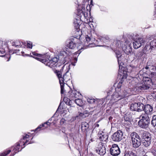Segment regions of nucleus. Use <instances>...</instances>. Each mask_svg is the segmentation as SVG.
Instances as JSON below:
<instances>
[{
	"mask_svg": "<svg viewBox=\"0 0 156 156\" xmlns=\"http://www.w3.org/2000/svg\"><path fill=\"white\" fill-rule=\"evenodd\" d=\"M77 15L79 17L78 18L75 19L74 21L75 27L77 29L81 23V20L85 19L88 15L87 13L85 12V9L82 8L81 9H78Z\"/></svg>",
	"mask_w": 156,
	"mask_h": 156,
	"instance_id": "f257e3e1",
	"label": "nucleus"
},
{
	"mask_svg": "<svg viewBox=\"0 0 156 156\" xmlns=\"http://www.w3.org/2000/svg\"><path fill=\"white\" fill-rule=\"evenodd\" d=\"M69 68L67 70L66 73L62 76V73L61 71H55V73L59 80L60 83H64V82H66L69 80L71 78V73L69 72Z\"/></svg>",
	"mask_w": 156,
	"mask_h": 156,
	"instance_id": "f03ea898",
	"label": "nucleus"
},
{
	"mask_svg": "<svg viewBox=\"0 0 156 156\" xmlns=\"http://www.w3.org/2000/svg\"><path fill=\"white\" fill-rule=\"evenodd\" d=\"M140 118L141 119L138 122L139 126L144 129L148 128L150 122V120L148 115L142 113L140 116Z\"/></svg>",
	"mask_w": 156,
	"mask_h": 156,
	"instance_id": "7ed1b4c3",
	"label": "nucleus"
},
{
	"mask_svg": "<svg viewBox=\"0 0 156 156\" xmlns=\"http://www.w3.org/2000/svg\"><path fill=\"white\" fill-rule=\"evenodd\" d=\"M35 58L50 68L56 66L58 61V59L57 57L53 58L51 59H43L38 57H36Z\"/></svg>",
	"mask_w": 156,
	"mask_h": 156,
	"instance_id": "20e7f679",
	"label": "nucleus"
},
{
	"mask_svg": "<svg viewBox=\"0 0 156 156\" xmlns=\"http://www.w3.org/2000/svg\"><path fill=\"white\" fill-rule=\"evenodd\" d=\"M140 133L141 138L143 140V145L146 147H148L151 142V138L150 133L144 130L141 131Z\"/></svg>",
	"mask_w": 156,
	"mask_h": 156,
	"instance_id": "39448f33",
	"label": "nucleus"
},
{
	"mask_svg": "<svg viewBox=\"0 0 156 156\" xmlns=\"http://www.w3.org/2000/svg\"><path fill=\"white\" fill-rule=\"evenodd\" d=\"M133 146L135 148L139 147L141 144V140L140 136L136 132H133L130 134Z\"/></svg>",
	"mask_w": 156,
	"mask_h": 156,
	"instance_id": "423d86ee",
	"label": "nucleus"
},
{
	"mask_svg": "<svg viewBox=\"0 0 156 156\" xmlns=\"http://www.w3.org/2000/svg\"><path fill=\"white\" fill-rule=\"evenodd\" d=\"M155 48H156V39L148 41L143 49V52L145 54L151 52Z\"/></svg>",
	"mask_w": 156,
	"mask_h": 156,
	"instance_id": "0eeeda50",
	"label": "nucleus"
},
{
	"mask_svg": "<svg viewBox=\"0 0 156 156\" xmlns=\"http://www.w3.org/2000/svg\"><path fill=\"white\" fill-rule=\"evenodd\" d=\"M128 93L124 90H116L112 96V98L114 100H119L124 98L126 96H128Z\"/></svg>",
	"mask_w": 156,
	"mask_h": 156,
	"instance_id": "6e6552de",
	"label": "nucleus"
},
{
	"mask_svg": "<svg viewBox=\"0 0 156 156\" xmlns=\"http://www.w3.org/2000/svg\"><path fill=\"white\" fill-rule=\"evenodd\" d=\"M122 48L126 54H131L132 52V48L129 42L126 41L124 43L123 45L122 46Z\"/></svg>",
	"mask_w": 156,
	"mask_h": 156,
	"instance_id": "1a4fd4ad",
	"label": "nucleus"
},
{
	"mask_svg": "<svg viewBox=\"0 0 156 156\" xmlns=\"http://www.w3.org/2000/svg\"><path fill=\"white\" fill-rule=\"evenodd\" d=\"M122 131L118 130L113 133L112 136V138L114 141L119 142L122 140Z\"/></svg>",
	"mask_w": 156,
	"mask_h": 156,
	"instance_id": "9d476101",
	"label": "nucleus"
},
{
	"mask_svg": "<svg viewBox=\"0 0 156 156\" xmlns=\"http://www.w3.org/2000/svg\"><path fill=\"white\" fill-rule=\"evenodd\" d=\"M98 137L99 140L101 141L100 143H101L103 144H105L107 142L108 136L102 131H100L99 132Z\"/></svg>",
	"mask_w": 156,
	"mask_h": 156,
	"instance_id": "9b49d317",
	"label": "nucleus"
},
{
	"mask_svg": "<svg viewBox=\"0 0 156 156\" xmlns=\"http://www.w3.org/2000/svg\"><path fill=\"white\" fill-rule=\"evenodd\" d=\"M110 154L114 156L118 155L120 153V151L118 145L116 144H113L112 147L110 149Z\"/></svg>",
	"mask_w": 156,
	"mask_h": 156,
	"instance_id": "f8f14e48",
	"label": "nucleus"
},
{
	"mask_svg": "<svg viewBox=\"0 0 156 156\" xmlns=\"http://www.w3.org/2000/svg\"><path fill=\"white\" fill-rule=\"evenodd\" d=\"M145 40L141 37H139L135 39L133 43V45L134 49H136L143 45L145 42Z\"/></svg>",
	"mask_w": 156,
	"mask_h": 156,
	"instance_id": "ddd939ff",
	"label": "nucleus"
},
{
	"mask_svg": "<svg viewBox=\"0 0 156 156\" xmlns=\"http://www.w3.org/2000/svg\"><path fill=\"white\" fill-rule=\"evenodd\" d=\"M96 152L101 155H103L106 152V148L105 144L99 143L96 149Z\"/></svg>",
	"mask_w": 156,
	"mask_h": 156,
	"instance_id": "4468645a",
	"label": "nucleus"
},
{
	"mask_svg": "<svg viewBox=\"0 0 156 156\" xmlns=\"http://www.w3.org/2000/svg\"><path fill=\"white\" fill-rule=\"evenodd\" d=\"M114 49H116V50H115V55H116V56L118 59V62L119 63V66H120L121 65V63L122 62V56L121 54V53L119 50H117V48H115V47H113Z\"/></svg>",
	"mask_w": 156,
	"mask_h": 156,
	"instance_id": "2eb2a0df",
	"label": "nucleus"
},
{
	"mask_svg": "<svg viewBox=\"0 0 156 156\" xmlns=\"http://www.w3.org/2000/svg\"><path fill=\"white\" fill-rule=\"evenodd\" d=\"M144 113L143 114H150L152 112L153 108V107L151 105L149 104H147L144 105Z\"/></svg>",
	"mask_w": 156,
	"mask_h": 156,
	"instance_id": "dca6fc26",
	"label": "nucleus"
},
{
	"mask_svg": "<svg viewBox=\"0 0 156 156\" xmlns=\"http://www.w3.org/2000/svg\"><path fill=\"white\" fill-rule=\"evenodd\" d=\"M150 85L149 84L142 85L139 87H136L134 88V90H136L138 92H140V90H147L150 88Z\"/></svg>",
	"mask_w": 156,
	"mask_h": 156,
	"instance_id": "f3484780",
	"label": "nucleus"
},
{
	"mask_svg": "<svg viewBox=\"0 0 156 156\" xmlns=\"http://www.w3.org/2000/svg\"><path fill=\"white\" fill-rule=\"evenodd\" d=\"M22 140H21L19 142L17 143L16 145L12 147V148L13 149L12 151H14V153H15V154L21 150L22 149L20 150H19V149L20 147V144L21 143Z\"/></svg>",
	"mask_w": 156,
	"mask_h": 156,
	"instance_id": "a211bd4d",
	"label": "nucleus"
},
{
	"mask_svg": "<svg viewBox=\"0 0 156 156\" xmlns=\"http://www.w3.org/2000/svg\"><path fill=\"white\" fill-rule=\"evenodd\" d=\"M89 125L87 123L85 122H82L81 125V128L82 131L83 132H86L88 130Z\"/></svg>",
	"mask_w": 156,
	"mask_h": 156,
	"instance_id": "6ab92c4d",
	"label": "nucleus"
},
{
	"mask_svg": "<svg viewBox=\"0 0 156 156\" xmlns=\"http://www.w3.org/2000/svg\"><path fill=\"white\" fill-rule=\"evenodd\" d=\"M133 53L135 56V58L138 59L141 58L143 55L144 53L141 51H135L133 52Z\"/></svg>",
	"mask_w": 156,
	"mask_h": 156,
	"instance_id": "aec40b11",
	"label": "nucleus"
},
{
	"mask_svg": "<svg viewBox=\"0 0 156 156\" xmlns=\"http://www.w3.org/2000/svg\"><path fill=\"white\" fill-rule=\"evenodd\" d=\"M67 47L71 49H73L76 47V44L73 41V40H70L67 44Z\"/></svg>",
	"mask_w": 156,
	"mask_h": 156,
	"instance_id": "412c9836",
	"label": "nucleus"
},
{
	"mask_svg": "<svg viewBox=\"0 0 156 156\" xmlns=\"http://www.w3.org/2000/svg\"><path fill=\"white\" fill-rule=\"evenodd\" d=\"M85 38L86 39V41H84L85 43H88L89 42L93 39L92 35L90 33L86 35Z\"/></svg>",
	"mask_w": 156,
	"mask_h": 156,
	"instance_id": "4be33fe9",
	"label": "nucleus"
},
{
	"mask_svg": "<svg viewBox=\"0 0 156 156\" xmlns=\"http://www.w3.org/2000/svg\"><path fill=\"white\" fill-rule=\"evenodd\" d=\"M137 112H141L143 111L144 110V105L142 103H137Z\"/></svg>",
	"mask_w": 156,
	"mask_h": 156,
	"instance_id": "5701e85b",
	"label": "nucleus"
},
{
	"mask_svg": "<svg viewBox=\"0 0 156 156\" xmlns=\"http://www.w3.org/2000/svg\"><path fill=\"white\" fill-rule=\"evenodd\" d=\"M137 103H134L131 104L130 108L132 111H136L137 110Z\"/></svg>",
	"mask_w": 156,
	"mask_h": 156,
	"instance_id": "b1692460",
	"label": "nucleus"
},
{
	"mask_svg": "<svg viewBox=\"0 0 156 156\" xmlns=\"http://www.w3.org/2000/svg\"><path fill=\"white\" fill-rule=\"evenodd\" d=\"M12 45L16 48H19L21 47V42L20 41H13L12 43Z\"/></svg>",
	"mask_w": 156,
	"mask_h": 156,
	"instance_id": "393cba45",
	"label": "nucleus"
},
{
	"mask_svg": "<svg viewBox=\"0 0 156 156\" xmlns=\"http://www.w3.org/2000/svg\"><path fill=\"white\" fill-rule=\"evenodd\" d=\"M143 80L145 82V84L150 85L151 83V79L150 78L148 77H144L143 78Z\"/></svg>",
	"mask_w": 156,
	"mask_h": 156,
	"instance_id": "a878e982",
	"label": "nucleus"
},
{
	"mask_svg": "<svg viewBox=\"0 0 156 156\" xmlns=\"http://www.w3.org/2000/svg\"><path fill=\"white\" fill-rule=\"evenodd\" d=\"M124 156H136V154L132 151H126Z\"/></svg>",
	"mask_w": 156,
	"mask_h": 156,
	"instance_id": "bb28decb",
	"label": "nucleus"
},
{
	"mask_svg": "<svg viewBox=\"0 0 156 156\" xmlns=\"http://www.w3.org/2000/svg\"><path fill=\"white\" fill-rule=\"evenodd\" d=\"M86 113L84 112L83 113H79L77 117H79L80 119H83L85 118L86 117V116L85 115Z\"/></svg>",
	"mask_w": 156,
	"mask_h": 156,
	"instance_id": "cd10ccee",
	"label": "nucleus"
},
{
	"mask_svg": "<svg viewBox=\"0 0 156 156\" xmlns=\"http://www.w3.org/2000/svg\"><path fill=\"white\" fill-rule=\"evenodd\" d=\"M75 102L78 105L81 106L82 104V101L81 100L78 99L75 100Z\"/></svg>",
	"mask_w": 156,
	"mask_h": 156,
	"instance_id": "c85d7f7f",
	"label": "nucleus"
},
{
	"mask_svg": "<svg viewBox=\"0 0 156 156\" xmlns=\"http://www.w3.org/2000/svg\"><path fill=\"white\" fill-rule=\"evenodd\" d=\"M121 43L120 41H115V47L119 49L121 46Z\"/></svg>",
	"mask_w": 156,
	"mask_h": 156,
	"instance_id": "c756f323",
	"label": "nucleus"
},
{
	"mask_svg": "<svg viewBox=\"0 0 156 156\" xmlns=\"http://www.w3.org/2000/svg\"><path fill=\"white\" fill-rule=\"evenodd\" d=\"M151 123L154 126H156V115H154L153 116Z\"/></svg>",
	"mask_w": 156,
	"mask_h": 156,
	"instance_id": "7c9ffc66",
	"label": "nucleus"
},
{
	"mask_svg": "<svg viewBox=\"0 0 156 156\" xmlns=\"http://www.w3.org/2000/svg\"><path fill=\"white\" fill-rule=\"evenodd\" d=\"M69 52L66 50V51H64L62 52V53H61V55H63L64 56H66V55H69Z\"/></svg>",
	"mask_w": 156,
	"mask_h": 156,
	"instance_id": "2f4dec72",
	"label": "nucleus"
},
{
	"mask_svg": "<svg viewBox=\"0 0 156 156\" xmlns=\"http://www.w3.org/2000/svg\"><path fill=\"white\" fill-rule=\"evenodd\" d=\"M11 151V150H9L6 152L5 151L1 154V156H5L9 154Z\"/></svg>",
	"mask_w": 156,
	"mask_h": 156,
	"instance_id": "473e14b6",
	"label": "nucleus"
},
{
	"mask_svg": "<svg viewBox=\"0 0 156 156\" xmlns=\"http://www.w3.org/2000/svg\"><path fill=\"white\" fill-rule=\"evenodd\" d=\"M87 101L89 103L92 104L94 102V99L93 98H88L87 99Z\"/></svg>",
	"mask_w": 156,
	"mask_h": 156,
	"instance_id": "72a5a7b5",
	"label": "nucleus"
},
{
	"mask_svg": "<svg viewBox=\"0 0 156 156\" xmlns=\"http://www.w3.org/2000/svg\"><path fill=\"white\" fill-rule=\"evenodd\" d=\"M5 51L4 50H0V56L3 57L5 56Z\"/></svg>",
	"mask_w": 156,
	"mask_h": 156,
	"instance_id": "f704fd0d",
	"label": "nucleus"
},
{
	"mask_svg": "<svg viewBox=\"0 0 156 156\" xmlns=\"http://www.w3.org/2000/svg\"><path fill=\"white\" fill-rule=\"evenodd\" d=\"M61 86V94H63L64 93V87L63 83H60Z\"/></svg>",
	"mask_w": 156,
	"mask_h": 156,
	"instance_id": "c9c22d12",
	"label": "nucleus"
},
{
	"mask_svg": "<svg viewBox=\"0 0 156 156\" xmlns=\"http://www.w3.org/2000/svg\"><path fill=\"white\" fill-rule=\"evenodd\" d=\"M27 47L28 48H32V43L30 41H29V42H27Z\"/></svg>",
	"mask_w": 156,
	"mask_h": 156,
	"instance_id": "e433bc0d",
	"label": "nucleus"
},
{
	"mask_svg": "<svg viewBox=\"0 0 156 156\" xmlns=\"http://www.w3.org/2000/svg\"><path fill=\"white\" fill-rule=\"evenodd\" d=\"M32 53L33 55L38 57H41L42 56V55L37 54L34 51L33 52H32Z\"/></svg>",
	"mask_w": 156,
	"mask_h": 156,
	"instance_id": "4c0bfd02",
	"label": "nucleus"
},
{
	"mask_svg": "<svg viewBox=\"0 0 156 156\" xmlns=\"http://www.w3.org/2000/svg\"><path fill=\"white\" fill-rule=\"evenodd\" d=\"M44 126V124H43L42 125H40L39 126H38L35 130L34 131H36L37 130H38V129H40L41 128H42Z\"/></svg>",
	"mask_w": 156,
	"mask_h": 156,
	"instance_id": "58836bf2",
	"label": "nucleus"
},
{
	"mask_svg": "<svg viewBox=\"0 0 156 156\" xmlns=\"http://www.w3.org/2000/svg\"><path fill=\"white\" fill-rule=\"evenodd\" d=\"M112 89H110V90H109L108 91H107V94L108 95H109L110 94H112Z\"/></svg>",
	"mask_w": 156,
	"mask_h": 156,
	"instance_id": "ea45409f",
	"label": "nucleus"
},
{
	"mask_svg": "<svg viewBox=\"0 0 156 156\" xmlns=\"http://www.w3.org/2000/svg\"><path fill=\"white\" fill-rule=\"evenodd\" d=\"M29 136L28 135H26L23 136V140L29 138Z\"/></svg>",
	"mask_w": 156,
	"mask_h": 156,
	"instance_id": "a19ab883",
	"label": "nucleus"
},
{
	"mask_svg": "<svg viewBox=\"0 0 156 156\" xmlns=\"http://www.w3.org/2000/svg\"><path fill=\"white\" fill-rule=\"evenodd\" d=\"M152 153L154 155V156H156V151L155 150H153L151 151Z\"/></svg>",
	"mask_w": 156,
	"mask_h": 156,
	"instance_id": "79ce46f5",
	"label": "nucleus"
},
{
	"mask_svg": "<svg viewBox=\"0 0 156 156\" xmlns=\"http://www.w3.org/2000/svg\"><path fill=\"white\" fill-rule=\"evenodd\" d=\"M28 141V140H26V141L25 143H24V141H23V142L22 143H23V145L24 146H23V147H22V148H24V147H25V145H26V144H27V142Z\"/></svg>",
	"mask_w": 156,
	"mask_h": 156,
	"instance_id": "37998d69",
	"label": "nucleus"
},
{
	"mask_svg": "<svg viewBox=\"0 0 156 156\" xmlns=\"http://www.w3.org/2000/svg\"><path fill=\"white\" fill-rule=\"evenodd\" d=\"M45 124H47L48 125H50L51 123H50L49 122H45L44 123V124H44V125Z\"/></svg>",
	"mask_w": 156,
	"mask_h": 156,
	"instance_id": "c03bdc74",
	"label": "nucleus"
},
{
	"mask_svg": "<svg viewBox=\"0 0 156 156\" xmlns=\"http://www.w3.org/2000/svg\"><path fill=\"white\" fill-rule=\"evenodd\" d=\"M99 126V125L98 124H97L96 126L95 127H98Z\"/></svg>",
	"mask_w": 156,
	"mask_h": 156,
	"instance_id": "a18cd8bd",
	"label": "nucleus"
},
{
	"mask_svg": "<svg viewBox=\"0 0 156 156\" xmlns=\"http://www.w3.org/2000/svg\"><path fill=\"white\" fill-rule=\"evenodd\" d=\"M122 106H123V105H120V106H119V107L120 108Z\"/></svg>",
	"mask_w": 156,
	"mask_h": 156,
	"instance_id": "49530a36",
	"label": "nucleus"
},
{
	"mask_svg": "<svg viewBox=\"0 0 156 156\" xmlns=\"http://www.w3.org/2000/svg\"><path fill=\"white\" fill-rule=\"evenodd\" d=\"M10 57H9V59L7 60V61H9V60H10Z\"/></svg>",
	"mask_w": 156,
	"mask_h": 156,
	"instance_id": "de8ad7c7",
	"label": "nucleus"
},
{
	"mask_svg": "<svg viewBox=\"0 0 156 156\" xmlns=\"http://www.w3.org/2000/svg\"><path fill=\"white\" fill-rule=\"evenodd\" d=\"M105 38H103V41H105Z\"/></svg>",
	"mask_w": 156,
	"mask_h": 156,
	"instance_id": "09e8293b",
	"label": "nucleus"
},
{
	"mask_svg": "<svg viewBox=\"0 0 156 156\" xmlns=\"http://www.w3.org/2000/svg\"><path fill=\"white\" fill-rule=\"evenodd\" d=\"M122 101H123V102H124L125 101L124 100H123Z\"/></svg>",
	"mask_w": 156,
	"mask_h": 156,
	"instance_id": "8fccbe9b",
	"label": "nucleus"
},
{
	"mask_svg": "<svg viewBox=\"0 0 156 156\" xmlns=\"http://www.w3.org/2000/svg\"><path fill=\"white\" fill-rule=\"evenodd\" d=\"M146 69H148V67H146Z\"/></svg>",
	"mask_w": 156,
	"mask_h": 156,
	"instance_id": "3c124183",
	"label": "nucleus"
},
{
	"mask_svg": "<svg viewBox=\"0 0 156 156\" xmlns=\"http://www.w3.org/2000/svg\"><path fill=\"white\" fill-rule=\"evenodd\" d=\"M15 154V153L13 155H12V156H13V155Z\"/></svg>",
	"mask_w": 156,
	"mask_h": 156,
	"instance_id": "603ef678",
	"label": "nucleus"
},
{
	"mask_svg": "<svg viewBox=\"0 0 156 156\" xmlns=\"http://www.w3.org/2000/svg\"><path fill=\"white\" fill-rule=\"evenodd\" d=\"M69 102H68V104H69Z\"/></svg>",
	"mask_w": 156,
	"mask_h": 156,
	"instance_id": "864d4df0",
	"label": "nucleus"
},
{
	"mask_svg": "<svg viewBox=\"0 0 156 156\" xmlns=\"http://www.w3.org/2000/svg\"><path fill=\"white\" fill-rule=\"evenodd\" d=\"M32 143L31 142L30 143Z\"/></svg>",
	"mask_w": 156,
	"mask_h": 156,
	"instance_id": "5fc2aeb1",
	"label": "nucleus"
}]
</instances>
